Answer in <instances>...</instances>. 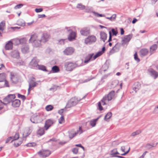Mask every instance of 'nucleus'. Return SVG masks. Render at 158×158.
Returning <instances> with one entry per match:
<instances>
[{"mask_svg":"<svg viewBox=\"0 0 158 158\" xmlns=\"http://www.w3.org/2000/svg\"><path fill=\"white\" fill-rule=\"evenodd\" d=\"M138 134V131H136L132 133L131 135V136H135Z\"/></svg>","mask_w":158,"mask_h":158,"instance_id":"052dcab7","label":"nucleus"},{"mask_svg":"<svg viewBox=\"0 0 158 158\" xmlns=\"http://www.w3.org/2000/svg\"><path fill=\"white\" fill-rule=\"evenodd\" d=\"M93 13L95 15L97 16H98L102 17H104L105 15H102V14H99L97 12H93Z\"/></svg>","mask_w":158,"mask_h":158,"instance_id":"864d4df0","label":"nucleus"},{"mask_svg":"<svg viewBox=\"0 0 158 158\" xmlns=\"http://www.w3.org/2000/svg\"><path fill=\"white\" fill-rule=\"evenodd\" d=\"M4 81V86L6 87H9V85L8 82L6 80Z\"/></svg>","mask_w":158,"mask_h":158,"instance_id":"69168bd1","label":"nucleus"},{"mask_svg":"<svg viewBox=\"0 0 158 158\" xmlns=\"http://www.w3.org/2000/svg\"><path fill=\"white\" fill-rule=\"evenodd\" d=\"M119 81L117 80H115L112 82L111 87L114 88L116 87L118 84Z\"/></svg>","mask_w":158,"mask_h":158,"instance_id":"f704fd0d","label":"nucleus"},{"mask_svg":"<svg viewBox=\"0 0 158 158\" xmlns=\"http://www.w3.org/2000/svg\"><path fill=\"white\" fill-rule=\"evenodd\" d=\"M148 71L151 76L154 79L158 77V73L153 69H148Z\"/></svg>","mask_w":158,"mask_h":158,"instance_id":"2eb2a0df","label":"nucleus"},{"mask_svg":"<svg viewBox=\"0 0 158 158\" xmlns=\"http://www.w3.org/2000/svg\"><path fill=\"white\" fill-rule=\"evenodd\" d=\"M134 58L135 60L137 62H138V57L137 52H135L134 54Z\"/></svg>","mask_w":158,"mask_h":158,"instance_id":"6e6d98bb","label":"nucleus"},{"mask_svg":"<svg viewBox=\"0 0 158 158\" xmlns=\"http://www.w3.org/2000/svg\"><path fill=\"white\" fill-rule=\"evenodd\" d=\"M11 56L13 58L19 59L20 58L19 53L17 50H14L10 53Z\"/></svg>","mask_w":158,"mask_h":158,"instance_id":"1a4fd4ad","label":"nucleus"},{"mask_svg":"<svg viewBox=\"0 0 158 158\" xmlns=\"http://www.w3.org/2000/svg\"><path fill=\"white\" fill-rule=\"evenodd\" d=\"M41 40L37 39V36L36 34L32 35L29 40V43L32 44V45L34 47H40L41 46Z\"/></svg>","mask_w":158,"mask_h":158,"instance_id":"f257e3e1","label":"nucleus"},{"mask_svg":"<svg viewBox=\"0 0 158 158\" xmlns=\"http://www.w3.org/2000/svg\"><path fill=\"white\" fill-rule=\"evenodd\" d=\"M52 71L53 73H57L60 71L59 68L56 65L53 66L52 68Z\"/></svg>","mask_w":158,"mask_h":158,"instance_id":"72a5a7b5","label":"nucleus"},{"mask_svg":"<svg viewBox=\"0 0 158 158\" xmlns=\"http://www.w3.org/2000/svg\"><path fill=\"white\" fill-rule=\"evenodd\" d=\"M64 116L63 115H62L59 119V123L60 124H61L63 122H64Z\"/></svg>","mask_w":158,"mask_h":158,"instance_id":"8fccbe9b","label":"nucleus"},{"mask_svg":"<svg viewBox=\"0 0 158 158\" xmlns=\"http://www.w3.org/2000/svg\"><path fill=\"white\" fill-rule=\"evenodd\" d=\"M120 45H121L120 43H116L110 51V54H111L114 52H118L120 47Z\"/></svg>","mask_w":158,"mask_h":158,"instance_id":"9b49d317","label":"nucleus"},{"mask_svg":"<svg viewBox=\"0 0 158 158\" xmlns=\"http://www.w3.org/2000/svg\"><path fill=\"white\" fill-rule=\"evenodd\" d=\"M112 32L113 34V35L116 36L118 34V31L117 30H115L114 28H112L111 29Z\"/></svg>","mask_w":158,"mask_h":158,"instance_id":"3c124183","label":"nucleus"},{"mask_svg":"<svg viewBox=\"0 0 158 158\" xmlns=\"http://www.w3.org/2000/svg\"><path fill=\"white\" fill-rule=\"evenodd\" d=\"M53 109V106L51 105H48L45 107V109L47 111H50Z\"/></svg>","mask_w":158,"mask_h":158,"instance_id":"58836bf2","label":"nucleus"},{"mask_svg":"<svg viewBox=\"0 0 158 158\" xmlns=\"http://www.w3.org/2000/svg\"><path fill=\"white\" fill-rule=\"evenodd\" d=\"M74 49L72 47H68L63 52L66 55H70L74 52Z\"/></svg>","mask_w":158,"mask_h":158,"instance_id":"f8f14e48","label":"nucleus"},{"mask_svg":"<svg viewBox=\"0 0 158 158\" xmlns=\"http://www.w3.org/2000/svg\"><path fill=\"white\" fill-rule=\"evenodd\" d=\"M83 132V131L81 129V127H80L79 129L77 130V131L76 132V134H79V135L81 134Z\"/></svg>","mask_w":158,"mask_h":158,"instance_id":"603ef678","label":"nucleus"},{"mask_svg":"<svg viewBox=\"0 0 158 158\" xmlns=\"http://www.w3.org/2000/svg\"><path fill=\"white\" fill-rule=\"evenodd\" d=\"M133 89L135 92H137L138 90V86H137V87L135 86H133Z\"/></svg>","mask_w":158,"mask_h":158,"instance_id":"bf43d9fd","label":"nucleus"},{"mask_svg":"<svg viewBox=\"0 0 158 158\" xmlns=\"http://www.w3.org/2000/svg\"><path fill=\"white\" fill-rule=\"evenodd\" d=\"M31 121L34 123L41 122L42 120L41 116L39 114L34 115L30 119Z\"/></svg>","mask_w":158,"mask_h":158,"instance_id":"0eeeda50","label":"nucleus"},{"mask_svg":"<svg viewBox=\"0 0 158 158\" xmlns=\"http://www.w3.org/2000/svg\"><path fill=\"white\" fill-rule=\"evenodd\" d=\"M67 108H65V107L64 108L61 109L58 111V113L59 114L61 115V116L62 115L63 113L65 111H66V110Z\"/></svg>","mask_w":158,"mask_h":158,"instance_id":"09e8293b","label":"nucleus"},{"mask_svg":"<svg viewBox=\"0 0 158 158\" xmlns=\"http://www.w3.org/2000/svg\"><path fill=\"white\" fill-rule=\"evenodd\" d=\"M77 8L82 10L85 9V6L81 3H79L77 5Z\"/></svg>","mask_w":158,"mask_h":158,"instance_id":"ea45409f","label":"nucleus"},{"mask_svg":"<svg viewBox=\"0 0 158 158\" xmlns=\"http://www.w3.org/2000/svg\"><path fill=\"white\" fill-rule=\"evenodd\" d=\"M94 53L89 54L85 58L84 62L85 63H88L90 60H93Z\"/></svg>","mask_w":158,"mask_h":158,"instance_id":"6ab92c4d","label":"nucleus"},{"mask_svg":"<svg viewBox=\"0 0 158 158\" xmlns=\"http://www.w3.org/2000/svg\"><path fill=\"white\" fill-rule=\"evenodd\" d=\"M102 54H103L100 51H99V52H97L96 53V54L94 56H93V60H94L96 58H97L98 57L100 56Z\"/></svg>","mask_w":158,"mask_h":158,"instance_id":"4c0bfd02","label":"nucleus"},{"mask_svg":"<svg viewBox=\"0 0 158 158\" xmlns=\"http://www.w3.org/2000/svg\"><path fill=\"white\" fill-rule=\"evenodd\" d=\"M131 38L132 36L130 35L125 36L122 40V44L124 45L125 44H127Z\"/></svg>","mask_w":158,"mask_h":158,"instance_id":"ddd939ff","label":"nucleus"},{"mask_svg":"<svg viewBox=\"0 0 158 158\" xmlns=\"http://www.w3.org/2000/svg\"><path fill=\"white\" fill-rule=\"evenodd\" d=\"M112 116V113L110 112L108 113L107 114L105 115L104 119L105 120H107L110 118Z\"/></svg>","mask_w":158,"mask_h":158,"instance_id":"e433bc0d","label":"nucleus"},{"mask_svg":"<svg viewBox=\"0 0 158 158\" xmlns=\"http://www.w3.org/2000/svg\"><path fill=\"white\" fill-rule=\"evenodd\" d=\"M20 104V101L18 99H16L12 101V106L14 107H18Z\"/></svg>","mask_w":158,"mask_h":158,"instance_id":"412c9836","label":"nucleus"},{"mask_svg":"<svg viewBox=\"0 0 158 158\" xmlns=\"http://www.w3.org/2000/svg\"><path fill=\"white\" fill-rule=\"evenodd\" d=\"M86 12H90L92 10V7L90 6H87L85 8Z\"/></svg>","mask_w":158,"mask_h":158,"instance_id":"c03bdc74","label":"nucleus"},{"mask_svg":"<svg viewBox=\"0 0 158 158\" xmlns=\"http://www.w3.org/2000/svg\"><path fill=\"white\" fill-rule=\"evenodd\" d=\"M76 37V33L73 31H71L70 33L68 36V39L69 41H72Z\"/></svg>","mask_w":158,"mask_h":158,"instance_id":"a878e982","label":"nucleus"},{"mask_svg":"<svg viewBox=\"0 0 158 158\" xmlns=\"http://www.w3.org/2000/svg\"><path fill=\"white\" fill-rule=\"evenodd\" d=\"M72 152L74 154H76L78 152V149L77 148H74Z\"/></svg>","mask_w":158,"mask_h":158,"instance_id":"680f3d73","label":"nucleus"},{"mask_svg":"<svg viewBox=\"0 0 158 158\" xmlns=\"http://www.w3.org/2000/svg\"><path fill=\"white\" fill-rule=\"evenodd\" d=\"M13 138V136H10L8 138L7 140H6V143H7L8 142H9L11 139L12 140V139Z\"/></svg>","mask_w":158,"mask_h":158,"instance_id":"0e129e2a","label":"nucleus"},{"mask_svg":"<svg viewBox=\"0 0 158 158\" xmlns=\"http://www.w3.org/2000/svg\"><path fill=\"white\" fill-rule=\"evenodd\" d=\"M100 35L101 40H102L104 42H105L107 39V34L104 32H100Z\"/></svg>","mask_w":158,"mask_h":158,"instance_id":"5701e85b","label":"nucleus"},{"mask_svg":"<svg viewBox=\"0 0 158 158\" xmlns=\"http://www.w3.org/2000/svg\"><path fill=\"white\" fill-rule=\"evenodd\" d=\"M49 35L46 33L43 34L41 37V41L43 42H45L48 40Z\"/></svg>","mask_w":158,"mask_h":158,"instance_id":"393cba45","label":"nucleus"},{"mask_svg":"<svg viewBox=\"0 0 158 158\" xmlns=\"http://www.w3.org/2000/svg\"><path fill=\"white\" fill-rule=\"evenodd\" d=\"M99 118L98 117L97 118L91 120L90 122V125L92 127H94L96 125V122Z\"/></svg>","mask_w":158,"mask_h":158,"instance_id":"473e14b6","label":"nucleus"},{"mask_svg":"<svg viewBox=\"0 0 158 158\" xmlns=\"http://www.w3.org/2000/svg\"><path fill=\"white\" fill-rule=\"evenodd\" d=\"M15 98V94H9L4 99V101L6 103H2L3 105L12 102L13 100Z\"/></svg>","mask_w":158,"mask_h":158,"instance_id":"6e6552de","label":"nucleus"},{"mask_svg":"<svg viewBox=\"0 0 158 158\" xmlns=\"http://www.w3.org/2000/svg\"><path fill=\"white\" fill-rule=\"evenodd\" d=\"M157 144V143H147L145 146V148L147 149H150L152 147H156Z\"/></svg>","mask_w":158,"mask_h":158,"instance_id":"b1692460","label":"nucleus"},{"mask_svg":"<svg viewBox=\"0 0 158 158\" xmlns=\"http://www.w3.org/2000/svg\"><path fill=\"white\" fill-rule=\"evenodd\" d=\"M102 102L101 100V101L99 102L98 103V109L100 111H101L103 110V107L102 106Z\"/></svg>","mask_w":158,"mask_h":158,"instance_id":"79ce46f5","label":"nucleus"},{"mask_svg":"<svg viewBox=\"0 0 158 158\" xmlns=\"http://www.w3.org/2000/svg\"><path fill=\"white\" fill-rule=\"evenodd\" d=\"M43 10V9L41 8H36L35 9V11L36 13H39L42 12Z\"/></svg>","mask_w":158,"mask_h":158,"instance_id":"13d9d810","label":"nucleus"},{"mask_svg":"<svg viewBox=\"0 0 158 158\" xmlns=\"http://www.w3.org/2000/svg\"><path fill=\"white\" fill-rule=\"evenodd\" d=\"M44 133V131L43 128H40L38 131L37 135L40 136H41L43 135Z\"/></svg>","mask_w":158,"mask_h":158,"instance_id":"2f4dec72","label":"nucleus"},{"mask_svg":"<svg viewBox=\"0 0 158 158\" xmlns=\"http://www.w3.org/2000/svg\"><path fill=\"white\" fill-rule=\"evenodd\" d=\"M140 56H144L146 55L148 52V50L147 49H142L140 51Z\"/></svg>","mask_w":158,"mask_h":158,"instance_id":"cd10ccee","label":"nucleus"},{"mask_svg":"<svg viewBox=\"0 0 158 158\" xmlns=\"http://www.w3.org/2000/svg\"><path fill=\"white\" fill-rule=\"evenodd\" d=\"M23 6V5L22 4H19L17 5L15 7V9H19L21 8Z\"/></svg>","mask_w":158,"mask_h":158,"instance_id":"5fc2aeb1","label":"nucleus"},{"mask_svg":"<svg viewBox=\"0 0 158 158\" xmlns=\"http://www.w3.org/2000/svg\"><path fill=\"white\" fill-rule=\"evenodd\" d=\"M5 77L3 74H0V82H3L5 80Z\"/></svg>","mask_w":158,"mask_h":158,"instance_id":"37998d69","label":"nucleus"},{"mask_svg":"<svg viewBox=\"0 0 158 158\" xmlns=\"http://www.w3.org/2000/svg\"><path fill=\"white\" fill-rule=\"evenodd\" d=\"M97 39L96 36L94 35L89 36L87 37L84 40L85 43L87 45H91L96 42Z\"/></svg>","mask_w":158,"mask_h":158,"instance_id":"20e7f679","label":"nucleus"},{"mask_svg":"<svg viewBox=\"0 0 158 158\" xmlns=\"http://www.w3.org/2000/svg\"><path fill=\"white\" fill-rule=\"evenodd\" d=\"M114 91H112L108 94L106 95L102 99V105H105L107 102L111 101L114 96Z\"/></svg>","mask_w":158,"mask_h":158,"instance_id":"7ed1b4c3","label":"nucleus"},{"mask_svg":"<svg viewBox=\"0 0 158 158\" xmlns=\"http://www.w3.org/2000/svg\"><path fill=\"white\" fill-rule=\"evenodd\" d=\"M36 145V144L34 142L32 143H28L26 145L27 147H34Z\"/></svg>","mask_w":158,"mask_h":158,"instance_id":"de8ad7c7","label":"nucleus"},{"mask_svg":"<svg viewBox=\"0 0 158 158\" xmlns=\"http://www.w3.org/2000/svg\"><path fill=\"white\" fill-rule=\"evenodd\" d=\"M157 45L156 44H154L150 48V52L151 54L153 53L156 49Z\"/></svg>","mask_w":158,"mask_h":158,"instance_id":"7c9ffc66","label":"nucleus"},{"mask_svg":"<svg viewBox=\"0 0 158 158\" xmlns=\"http://www.w3.org/2000/svg\"><path fill=\"white\" fill-rule=\"evenodd\" d=\"M64 68L67 71H71L77 67L76 64L70 62H65L64 64Z\"/></svg>","mask_w":158,"mask_h":158,"instance_id":"39448f33","label":"nucleus"},{"mask_svg":"<svg viewBox=\"0 0 158 158\" xmlns=\"http://www.w3.org/2000/svg\"><path fill=\"white\" fill-rule=\"evenodd\" d=\"M116 17V14H113L111 17H107L106 19H109L111 21H112L115 19Z\"/></svg>","mask_w":158,"mask_h":158,"instance_id":"a18cd8bd","label":"nucleus"},{"mask_svg":"<svg viewBox=\"0 0 158 158\" xmlns=\"http://www.w3.org/2000/svg\"><path fill=\"white\" fill-rule=\"evenodd\" d=\"M51 153L48 150H43L38 152V154L42 157H46L49 156Z\"/></svg>","mask_w":158,"mask_h":158,"instance_id":"9d476101","label":"nucleus"},{"mask_svg":"<svg viewBox=\"0 0 158 158\" xmlns=\"http://www.w3.org/2000/svg\"><path fill=\"white\" fill-rule=\"evenodd\" d=\"M80 32L81 34L84 36H87L89 34V30L85 28L81 30Z\"/></svg>","mask_w":158,"mask_h":158,"instance_id":"bb28decb","label":"nucleus"},{"mask_svg":"<svg viewBox=\"0 0 158 158\" xmlns=\"http://www.w3.org/2000/svg\"><path fill=\"white\" fill-rule=\"evenodd\" d=\"M154 111L156 113H158V106H157L155 107Z\"/></svg>","mask_w":158,"mask_h":158,"instance_id":"774afa93","label":"nucleus"},{"mask_svg":"<svg viewBox=\"0 0 158 158\" xmlns=\"http://www.w3.org/2000/svg\"><path fill=\"white\" fill-rule=\"evenodd\" d=\"M39 69L43 71H47L45 66L43 65H38L37 67Z\"/></svg>","mask_w":158,"mask_h":158,"instance_id":"c9c22d12","label":"nucleus"},{"mask_svg":"<svg viewBox=\"0 0 158 158\" xmlns=\"http://www.w3.org/2000/svg\"><path fill=\"white\" fill-rule=\"evenodd\" d=\"M76 135V132L73 129L69 131V136L70 139L74 137Z\"/></svg>","mask_w":158,"mask_h":158,"instance_id":"4be33fe9","label":"nucleus"},{"mask_svg":"<svg viewBox=\"0 0 158 158\" xmlns=\"http://www.w3.org/2000/svg\"><path fill=\"white\" fill-rule=\"evenodd\" d=\"M35 81V78L32 77L29 81V88L28 89V94H30L31 90L33 89L37 85V83Z\"/></svg>","mask_w":158,"mask_h":158,"instance_id":"423d86ee","label":"nucleus"},{"mask_svg":"<svg viewBox=\"0 0 158 158\" xmlns=\"http://www.w3.org/2000/svg\"><path fill=\"white\" fill-rule=\"evenodd\" d=\"M13 48V42L12 40H10L6 44L5 48L6 50H9L12 49Z\"/></svg>","mask_w":158,"mask_h":158,"instance_id":"aec40b11","label":"nucleus"},{"mask_svg":"<svg viewBox=\"0 0 158 158\" xmlns=\"http://www.w3.org/2000/svg\"><path fill=\"white\" fill-rule=\"evenodd\" d=\"M21 51L23 54H26L29 52V47L28 45H23L21 47Z\"/></svg>","mask_w":158,"mask_h":158,"instance_id":"dca6fc26","label":"nucleus"},{"mask_svg":"<svg viewBox=\"0 0 158 158\" xmlns=\"http://www.w3.org/2000/svg\"><path fill=\"white\" fill-rule=\"evenodd\" d=\"M148 152L147 151H145L142 154V155L140 156L139 158H144L145 155H146L147 153Z\"/></svg>","mask_w":158,"mask_h":158,"instance_id":"338daca9","label":"nucleus"},{"mask_svg":"<svg viewBox=\"0 0 158 158\" xmlns=\"http://www.w3.org/2000/svg\"><path fill=\"white\" fill-rule=\"evenodd\" d=\"M67 40L66 39H61L59 40V42L60 44H64L65 42Z\"/></svg>","mask_w":158,"mask_h":158,"instance_id":"4d7b16f0","label":"nucleus"},{"mask_svg":"<svg viewBox=\"0 0 158 158\" xmlns=\"http://www.w3.org/2000/svg\"><path fill=\"white\" fill-rule=\"evenodd\" d=\"M109 39L108 41V42H110L112 40V36H111V33L110 31L109 32Z\"/></svg>","mask_w":158,"mask_h":158,"instance_id":"e2e57ef3","label":"nucleus"},{"mask_svg":"<svg viewBox=\"0 0 158 158\" xmlns=\"http://www.w3.org/2000/svg\"><path fill=\"white\" fill-rule=\"evenodd\" d=\"M39 60L36 57H34L30 63V65L34 67H36L39 65L38 63L39 62Z\"/></svg>","mask_w":158,"mask_h":158,"instance_id":"a211bd4d","label":"nucleus"},{"mask_svg":"<svg viewBox=\"0 0 158 158\" xmlns=\"http://www.w3.org/2000/svg\"><path fill=\"white\" fill-rule=\"evenodd\" d=\"M10 78L11 80L12 81L13 83H16L18 82V80L17 77L12 73L11 74Z\"/></svg>","mask_w":158,"mask_h":158,"instance_id":"c756f323","label":"nucleus"},{"mask_svg":"<svg viewBox=\"0 0 158 158\" xmlns=\"http://www.w3.org/2000/svg\"><path fill=\"white\" fill-rule=\"evenodd\" d=\"M86 96V95L84 96L81 99L84 98ZM81 100V99H78V98H77L75 97L72 98L67 102L65 106V108H69L76 105L77 104L78 102Z\"/></svg>","mask_w":158,"mask_h":158,"instance_id":"f03ea898","label":"nucleus"},{"mask_svg":"<svg viewBox=\"0 0 158 158\" xmlns=\"http://www.w3.org/2000/svg\"><path fill=\"white\" fill-rule=\"evenodd\" d=\"M108 66L107 64L106 63H105L102 66V69L104 71H105L108 69Z\"/></svg>","mask_w":158,"mask_h":158,"instance_id":"49530a36","label":"nucleus"},{"mask_svg":"<svg viewBox=\"0 0 158 158\" xmlns=\"http://www.w3.org/2000/svg\"><path fill=\"white\" fill-rule=\"evenodd\" d=\"M19 135L18 133H16L15 136L13 137L12 140L11 141V142H12L14 140H16L19 138Z\"/></svg>","mask_w":158,"mask_h":158,"instance_id":"a19ab883","label":"nucleus"},{"mask_svg":"<svg viewBox=\"0 0 158 158\" xmlns=\"http://www.w3.org/2000/svg\"><path fill=\"white\" fill-rule=\"evenodd\" d=\"M110 154L113 157H116L115 156H117L116 155L119 154V153L118 152L117 149L115 148L111 151Z\"/></svg>","mask_w":158,"mask_h":158,"instance_id":"c85d7f7f","label":"nucleus"},{"mask_svg":"<svg viewBox=\"0 0 158 158\" xmlns=\"http://www.w3.org/2000/svg\"><path fill=\"white\" fill-rule=\"evenodd\" d=\"M53 123V121L51 119H48L45 121L44 127L46 130H47Z\"/></svg>","mask_w":158,"mask_h":158,"instance_id":"4468645a","label":"nucleus"},{"mask_svg":"<svg viewBox=\"0 0 158 158\" xmlns=\"http://www.w3.org/2000/svg\"><path fill=\"white\" fill-rule=\"evenodd\" d=\"M27 39L25 38H23L21 39L15 38L14 40V41H17V44H25L27 41Z\"/></svg>","mask_w":158,"mask_h":158,"instance_id":"f3484780","label":"nucleus"}]
</instances>
